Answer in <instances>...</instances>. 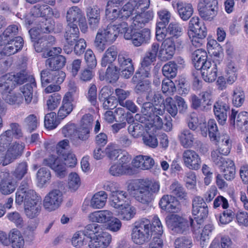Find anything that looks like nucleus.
I'll list each match as a JSON object with an SVG mask.
<instances>
[{"instance_id": "f257e3e1", "label": "nucleus", "mask_w": 248, "mask_h": 248, "mask_svg": "<svg viewBox=\"0 0 248 248\" xmlns=\"http://www.w3.org/2000/svg\"><path fill=\"white\" fill-rule=\"evenodd\" d=\"M163 227L157 216H154L152 223L146 218H143L135 223L132 229L131 238L137 244L141 245L148 242L152 235H162Z\"/></svg>"}, {"instance_id": "f03ea898", "label": "nucleus", "mask_w": 248, "mask_h": 248, "mask_svg": "<svg viewBox=\"0 0 248 248\" xmlns=\"http://www.w3.org/2000/svg\"><path fill=\"white\" fill-rule=\"evenodd\" d=\"M159 189L158 182L152 181L148 179H140L135 184L134 196L138 202L149 206L154 201Z\"/></svg>"}, {"instance_id": "7ed1b4c3", "label": "nucleus", "mask_w": 248, "mask_h": 248, "mask_svg": "<svg viewBox=\"0 0 248 248\" xmlns=\"http://www.w3.org/2000/svg\"><path fill=\"white\" fill-rule=\"evenodd\" d=\"M166 221L168 227L173 233H186L189 231V224L193 228H195V224L193 219H191L189 223L186 219L177 214H172L168 217Z\"/></svg>"}, {"instance_id": "20e7f679", "label": "nucleus", "mask_w": 248, "mask_h": 248, "mask_svg": "<svg viewBox=\"0 0 248 248\" xmlns=\"http://www.w3.org/2000/svg\"><path fill=\"white\" fill-rule=\"evenodd\" d=\"M114 27L108 25L106 29H99L96 34L94 46L99 52H102L106 47L107 43H112L116 39V33Z\"/></svg>"}, {"instance_id": "39448f33", "label": "nucleus", "mask_w": 248, "mask_h": 248, "mask_svg": "<svg viewBox=\"0 0 248 248\" xmlns=\"http://www.w3.org/2000/svg\"><path fill=\"white\" fill-rule=\"evenodd\" d=\"M217 0H201L198 5L200 16L205 20L211 21L217 15Z\"/></svg>"}, {"instance_id": "423d86ee", "label": "nucleus", "mask_w": 248, "mask_h": 248, "mask_svg": "<svg viewBox=\"0 0 248 248\" xmlns=\"http://www.w3.org/2000/svg\"><path fill=\"white\" fill-rule=\"evenodd\" d=\"M25 145L14 142L5 152L0 153V165H7L19 157L22 154Z\"/></svg>"}, {"instance_id": "0eeeda50", "label": "nucleus", "mask_w": 248, "mask_h": 248, "mask_svg": "<svg viewBox=\"0 0 248 248\" xmlns=\"http://www.w3.org/2000/svg\"><path fill=\"white\" fill-rule=\"evenodd\" d=\"M135 28H132L131 33H126L125 39L131 40L132 44L136 46H139L148 42L151 38V32L149 29L145 28L140 31H137Z\"/></svg>"}, {"instance_id": "6e6552de", "label": "nucleus", "mask_w": 248, "mask_h": 248, "mask_svg": "<svg viewBox=\"0 0 248 248\" xmlns=\"http://www.w3.org/2000/svg\"><path fill=\"white\" fill-rule=\"evenodd\" d=\"M62 193L58 189L50 191L45 197L44 206L49 211L58 208L62 202Z\"/></svg>"}, {"instance_id": "1a4fd4ad", "label": "nucleus", "mask_w": 248, "mask_h": 248, "mask_svg": "<svg viewBox=\"0 0 248 248\" xmlns=\"http://www.w3.org/2000/svg\"><path fill=\"white\" fill-rule=\"evenodd\" d=\"M118 67L121 70L122 76L126 79L129 78L134 71L132 59L126 54L120 53L118 56Z\"/></svg>"}, {"instance_id": "9d476101", "label": "nucleus", "mask_w": 248, "mask_h": 248, "mask_svg": "<svg viewBox=\"0 0 248 248\" xmlns=\"http://www.w3.org/2000/svg\"><path fill=\"white\" fill-rule=\"evenodd\" d=\"M184 164L190 170H198L201 167L202 163L198 154L191 149L185 150L182 154Z\"/></svg>"}, {"instance_id": "9b49d317", "label": "nucleus", "mask_w": 248, "mask_h": 248, "mask_svg": "<svg viewBox=\"0 0 248 248\" xmlns=\"http://www.w3.org/2000/svg\"><path fill=\"white\" fill-rule=\"evenodd\" d=\"M175 51V45L173 39L168 37L162 43L158 57L161 61L166 62L173 57Z\"/></svg>"}, {"instance_id": "f8f14e48", "label": "nucleus", "mask_w": 248, "mask_h": 248, "mask_svg": "<svg viewBox=\"0 0 248 248\" xmlns=\"http://www.w3.org/2000/svg\"><path fill=\"white\" fill-rule=\"evenodd\" d=\"M0 192L4 195H9L15 191L16 187V183L12 180L9 171L0 170Z\"/></svg>"}, {"instance_id": "ddd939ff", "label": "nucleus", "mask_w": 248, "mask_h": 248, "mask_svg": "<svg viewBox=\"0 0 248 248\" xmlns=\"http://www.w3.org/2000/svg\"><path fill=\"white\" fill-rule=\"evenodd\" d=\"M40 202V198L32 189L28 190L27 192L17 191L16 193V202L18 204H21L24 202V206H26L39 203Z\"/></svg>"}, {"instance_id": "4468645a", "label": "nucleus", "mask_w": 248, "mask_h": 248, "mask_svg": "<svg viewBox=\"0 0 248 248\" xmlns=\"http://www.w3.org/2000/svg\"><path fill=\"white\" fill-rule=\"evenodd\" d=\"M43 164L51 168L59 177L63 178L66 174V165L64 163L54 155L49 156L48 158L44 159Z\"/></svg>"}, {"instance_id": "2eb2a0df", "label": "nucleus", "mask_w": 248, "mask_h": 248, "mask_svg": "<svg viewBox=\"0 0 248 248\" xmlns=\"http://www.w3.org/2000/svg\"><path fill=\"white\" fill-rule=\"evenodd\" d=\"M57 74L58 75L59 74L58 84H61L65 78L66 75L64 72L62 71L50 70L47 68L42 70L41 72V80L42 86H46L47 84L51 82L55 83L56 79H55L54 77Z\"/></svg>"}, {"instance_id": "dca6fc26", "label": "nucleus", "mask_w": 248, "mask_h": 248, "mask_svg": "<svg viewBox=\"0 0 248 248\" xmlns=\"http://www.w3.org/2000/svg\"><path fill=\"white\" fill-rule=\"evenodd\" d=\"M153 17L154 13L152 10L141 12L133 18L131 26L135 29H140L152 20Z\"/></svg>"}, {"instance_id": "f3484780", "label": "nucleus", "mask_w": 248, "mask_h": 248, "mask_svg": "<svg viewBox=\"0 0 248 248\" xmlns=\"http://www.w3.org/2000/svg\"><path fill=\"white\" fill-rule=\"evenodd\" d=\"M230 110L229 104L225 101L219 100L214 106L215 115L219 124H224L227 120V113Z\"/></svg>"}, {"instance_id": "a211bd4d", "label": "nucleus", "mask_w": 248, "mask_h": 248, "mask_svg": "<svg viewBox=\"0 0 248 248\" xmlns=\"http://www.w3.org/2000/svg\"><path fill=\"white\" fill-rule=\"evenodd\" d=\"M5 45L2 52L5 55L10 56L15 54L23 46V40L20 36H16L14 39L4 41Z\"/></svg>"}, {"instance_id": "6ab92c4d", "label": "nucleus", "mask_w": 248, "mask_h": 248, "mask_svg": "<svg viewBox=\"0 0 248 248\" xmlns=\"http://www.w3.org/2000/svg\"><path fill=\"white\" fill-rule=\"evenodd\" d=\"M89 27L92 30H96L99 27L100 20V9L96 5L90 6L86 9Z\"/></svg>"}, {"instance_id": "aec40b11", "label": "nucleus", "mask_w": 248, "mask_h": 248, "mask_svg": "<svg viewBox=\"0 0 248 248\" xmlns=\"http://www.w3.org/2000/svg\"><path fill=\"white\" fill-rule=\"evenodd\" d=\"M200 70V73L206 82H212L216 79L217 70V64L214 62H207Z\"/></svg>"}, {"instance_id": "412c9836", "label": "nucleus", "mask_w": 248, "mask_h": 248, "mask_svg": "<svg viewBox=\"0 0 248 248\" xmlns=\"http://www.w3.org/2000/svg\"><path fill=\"white\" fill-rule=\"evenodd\" d=\"M111 241V236L106 232L98 235L95 238L90 241V248H106Z\"/></svg>"}, {"instance_id": "4be33fe9", "label": "nucleus", "mask_w": 248, "mask_h": 248, "mask_svg": "<svg viewBox=\"0 0 248 248\" xmlns=\"http://www.w3.org/2000/svg\"><path fill=\"white\" fill-rule=\"evenodd\" d=\"M207 54L203 49H198L192 53V62L198 71H200V69L205 65V63L211 62L207 61Z\"/></svg>"}, {"instance_id": "5701e85b", "label": "nucleus", "mask_w": 248, "mask_h": 248, "mask_svg": "<svg viewBox=\"0 0 248 248\" xmlns=\"http://www.w3.org/2000/svg\"><path fill=\"white\" fill-rule=\"evenodd\" d=\"M178 139L181 145L185 148L192 147L196 140L193 132L187 129H184L181 131Z\"/></svg>"}, {"instance_id": "b1692460", "label": "nucleus", "mask_w": 248, "mask_h": 248, "mask_svg": "<svg viewBox=\"0 0 248 248\" xmlns=\"http://www.w3.org/2000/svg\"><path fill=\"white\" fill-rule=\"evenodd\" d=\"M113 217V213L108 210L94 212L89 216L90 220L93 222L104 223L109 222Z\"/></svg>"}, {"instance_id": "393cba45", "label": "nucleus", "mask_w": 248, "mask_h": 248, "mask_svg": "<svg viewBox=\"0 0 248 248\" xmlns=\"http://www.w3.org/2000/svg\"><path fill=\"white\" fill-rule=\"evenodd\" d=\"M141 112L147 118L151 119L157 115H163L164 109L155 107L152 102H146L141 107Z\"/></svg>"}, {"instance_id": "a878e982", "label": "nucleus", "mask_w": 248, "mask_h": 248, "mask_svg": "<svg viewBox=\"0 0 248 248\" xmlns=\"http://www.w3.org/2000/svg\"><path fill=\"white\" fill-rule=\"evenodd\" d=\"M66 63V58L62 55L49 58L46 61V66L50 70L61 71Z\"/></svg>"}, {"instance_id": "bb28decb", "label": "nucleus", "mask_w": 248, "mask_h": 248, "mask_svg": "<svg viewBox=\"0 0 248 248\" xmlns=\"http://www.w3.org/2000/svg\"><path fill=\"white\" fill-rule=\"evenodd\" d=\"M176 6L179 16L182 20H187L192 15L193 9L190 3L178 1Z\"/></svg>"}, {"instance_id": "cd10ccee", "label": "nucleus", "mask_w": 248, "mask_h": 248, "mask_svg": "<svg viewBox=\"0 0 248 248\" xmlns=\"http://www.w3.org/2000/svg\"><path fill=\"white\" fill-rule=\"evenodd\" d=\"M85 16L82 11L77 6L70 8L66 14V19L68 24H77Z\"/></svg>"}, {"instance_id": "c85d7f7f", "label": "nucleus", "mask_w": 248, "mask_h": 248, "mask_svg": "<svg viewBox=\"0 0 248 248\" xmlns=\"http://www.w3.org/2000/svg\"><path fill=\"white\" fill-rule=\"evenodd\" d=\"M127 197L128 194L126 191L120 190L115 194L111 196V206L117 209L125 206V205L128 203L126 202V199Z\"/></svg>"}, {"instance_id": "c756f323", "label": "nucleus", "mask_w": 248, "mask_h": 248, "mask_svg": "<svg viewBox=\"0 0 248 248\" xmlns=\"http://www.w3.org/2000/svg\"><path fill=\"white\" fill-rule=\"evenodd\" d=\"M10 244L12 248H23L25 241L21 232L13 229L9 233Z\"/></svg>"}, {"instance_id": "7c9ffc66", "label": "nucleus", "mask_w": 248, "mask_h": 248, "mask_svg": "<svg viewBox=\"0 0 248 248\" xmlns=\"http://www.w3.org/2000/svg\"><path fill=\"white\" fill-rule=\"evenodd\" d=\"M118 50L114 46L108 47L104 54L101 60V65L106 67L111 65L118 56Z\"/></svg>"}, {"instance_id": "2f4dec72", "label": "nucleus", "mask_w": 248, "mask_h": 248, "mask_svg": "<svg viewBox=\"0 0 248 248\" xmlns=\"http://www.w3.org/2000/svg\"><path fill=\"white\" fill-rule=\"evenodd\" d=\"M107 194L103 191H100L93 196L90 202V206L94 209L103 208L107 202Z\"/></svg>"}, {"instance_id": "473e14b6", "label": "nucleus", "mask_w": 248, "mask_h": 248, "mask_svg": "<svg viewBox=\"0 0 248 248\" xmlns=\"http://www.w3.org/2000/svg\"><path fill=\"white\" fill-rule=\"evenodd\" d=\"M29 82L30 83L26 84L20 88V91L24 96L25 101L27 104H29L31 102L33 89L36 86L33 78H31Z\"/></svg>"}, {"instance_id": "72a5a7b5", "label": "nucleus", "mask_w": 248, "mask_h": 248, "mask_svg": "<svg viewBox=\"0 0 248 248\" xmlns=\"http://www.w3.org/2000/svg\"><path fill=\"white\" fill-rule=\"evenodd\" d=\"M90 130L80 127L77 131L75 137L72 138V144L75 146H80L83 141H86L90 137Z\"/></svg>"}, {"instance_id": "f704fd0d", "label": "nucleus", "mask_w": 248, "mask_h": 248, "mask_svg": "<svg viewBox=\"0 0 248 248\" xmlns=\"http://www.w3.org/2000/svg\"><path fill=\"white\" fill-rule=\"evenodd\" d=\"M28 164L26 161H22L16 164L14 170L12 171L14 178L16 181L22 180L27 174Z\"/></svg>"}, {"instance_id": "c9c22d12", "label": "nucleus", "mask_w": 248, "mask_h": 248, "mask_svg": "<svg viewBox=\"0 0 248 248\" xmlns=\"http://www.w3.org/2000/svg\"><path fill=\"white\" fill-rule=\"evenodd\" d=\"M73 101V100L70 99L68 96H64L62 106L60 107L58 113V116L60 118L63 119L71 112L73 109V105L72 103Z\"/></svg>"}, {"instance_id": "e433bc0d", "label": "nucleus", "mask_w": 248, "mask_h": 248, "mask_svg": "<svg viewBox=\"0 0 248 248\" xmlns=\"http://www.w3.org/2000/svg\"><path fill=\"white\" fill-rule=\"evenodd\" d=\"M216 141L218 142V146L216 150L219 151L224 155H227L230 152L232 146L228 135L218 137V139Z\"/></svg>"}, {"instance_id": "4c0bfd02", "label": "nucleus", "mask_w": 248, "mask_h": 248, "mask_svg": "<svg viewBox=\"0 0 248 248\" xmlns=\"http://www.w3.org/2000/svg\"><path fill=\"white\" fill-rule=\"evenodd\" d=\"M7 75L11 82H13L14 87L18 84H22L27 80L29 81L31 78H32L29 76L25 70L21 71L16 74H9Z\"/></svg>"}, {"instance_id": "58836bf2", "label": "nucleus", "mask_w": 248, "mask_h": 248, "mask_svg": "<svg viewBox=\"0 0 248 248\" xmlns=\"http://www.w3.org/2000/svg\"><path fill=\"white\" fill-rule=\"evenodd\" d=\"M70 31H65L64 38L66 41L63 46V50L67 54L70 53L73 50V46L74 43L79 39V35L71 34Z\"/></svg>"}, {"instance_id": "ea45409f", "label": "nucleus", "mask_w": 248, "mask_h": 248, "mask_svg": "<svg viewBox=\"0 0 248 248\" xmlns=\"http://www.w3.org/2000/svg\"><path fill=\"white\" fill-rule=\"evenodd\" d=\"M248 114L247 111H242L239 113L236 120L238 129L244 133L248 132Z\"/></svg>"}, {"instance_id": "a19ab883", "label": "nucleus", "mask_w": 248, "mask_h": 248, "mask_svg": "<svg viewBox=\"0 0 248 248\" xmlns=\"http://www.w3.org/2000/svg\"><path fill=\"white\" fill-rule=\"evenodd\" d=\"M51 176L50 170L45 167H42L39 169L36 176L38 183L41 186H43L49 182L50 180Z\"/></svg>"}, {"instance_id": "79ce46f5", "label": "nucleus", "mask_w": 248, "mask_h": 248, "mask_svg": "<svg viewBox=\"0 0 248 248\" xmlns=\"http://www.w3.org/2000/svg\"><path fill=\"white\" fill-rule=\"evenodd\" d=\"M23 124L27 130L31 133L37 128L39 122L36 115L30 114L24 119Z\"/></svg>"}, {"instance_id": "37998d69", "label": "nucleus", "mask_w": 248, "mask_h": 248, "mask_svg": "<svg viewBox=\"0 0 248 248\" xmlns=\"http://www.w3.org/2000/svg\"><path fill=\"white\" fill-rule=\"evenodd\" d=\"M125 205L120 208L121 211L119 212V216L122 219L129 220L134 217L136 210L135 207L129 205L128 203Z\"/></svg>"}, {"instance_id": "c03bdc74", "label": "nucleus", "mask_w": 248, "mask_h": 248, "mask_svg": "<svg viewBox=\"0 0 248 248\" xmlns=\"http://www.w3.org/2000/svg\"><path fill=\"white\" fill-rule=\"evenodd\" d=\"M221 153L219 151L214 150L211 153V159L213 163L220 169L225 167L227 166L228 160H230L228 158H224Z\"/></svg>"}, {"instance_id": "a18cd8bd", "label": "nucleus", "mask_w": 248, "mask_h": 248, "mask_svg": "<svg viewBox=\"0 0 248 248\" xmlns=\"http://www.w3.org/2000/svg\"><path fill=\"white\" fill-rule=\"evenodd\" d=\"M171 193L180 199L186 200L187 197V193L185 191L182 186L178 182H173L170 186Z\"/></svg>"}, {"instance_id": "49530a36", "label": "nucleus", "mask_w": 248, "mask_h": 248, "mask_svg": "<svg viewBox=\"0 0 248 248\" xmlns=\"http://www.w3.org/2000/svg\"><path fill=\"white\" fill-rule=\"evenodd\" d=\"M144 130V125L139 123L131 124L128 127L129 133L134 138H138L143 136Z\"/></svg>"}, {"instance_id": "de8ad7c7", "label": "nucleus", "mask_w": 248, "mask_h": 248, "mask_svg": "<svg viewBox=\"0 0 248 248\" xmlns=\"http://www.w3.org/2000/svg\"><path fill=\"white\" fill-rule=\"evenodd\" d=\"M177 65L174 62H170L162 68V73L168 78H173L176 76Z\"/></svg>"}, {"instance_id": "09e8293b", "label": "nucleus", "mask_w": 248, "mask_h": 248, "mask_svg": "<svg viewBox=\"0 0 248 248\" xmlns=\"http://www.w3.org/2000/svg\"><path fill=\"white\" fill-rule=\"evenodd\" d=\"M6 132L11 135L14 139H19L23 137V133L21 125L17 123H11L9 124V129L5 130Z\"/></svg>"}, {"instance_id": "8fccbe9b", "label": "nucleus", "mask_w": 248, "mask_h": 248, "mask_svg": "<svg viewBox=\"0 0 248 248\" xmlns=\"http://www.w3.org/2000/svg\"><path fill=\"white\" fill-rule=\"evenodd\" d=\"M203 104L202 111H207L211 109L213 101L211 99V92L209 90L203 91L199 94Z\"/></svg>"}, {"instance_id": "3c124183", "label": "nucleus", "mask_w": 248, "mask_h": 248, "mask_svg": "<svg viewBox=\"0 0 248 248\" xmlns=\"http://www.w3.org/2000/svg\"><path fill=\"white\" fill-rule=\"evenodd\" d=\"M228 164L225 167L220 169L224 173V177L227 180H232L234 178L235 174V167L233 161L232 160H228Z\"/></svg>"}, {"instance_id": "603ef678", "label": "nucleus", "mask_w": 248, "mask_h": 248, "mask_svg": "<svg viewBox=\"0 0 248 248\" xmlns=\"http://www.w3.org/2000/svg\"><path fill=\"white\" fill-rule=\"evenodd\" d=\"M120 71L118 67L113 64L108 65L106 72L107 79L110 83L115 82L119 78Z\"/></svg>"}, {"instance_id": "864d4df0", "label": "nucleus", "mask_w": 248, "mask_h": 248, "mask_svg": "<svg viewBox=\"0 0 248 248\" xmlns=\"http://www.w3.org/2000/svg\"><path fill=\"white\" fill-rule=\"evenodd\" d=\"M18 32V29L17 26L11 25L6 29L0 37L3 41L14 39L17 36Z\"/></svg>"}, {"instance_id": "5fc2aeb1", "label": "nucleus", "mask_w": 248, "mask_h": 248, "mask_svg": "<svg viewBox=\"0 0 248 248\" xmlns=\"http://www.w3.org/2000/svg\"><path fill=\"white\" fill-rule=\"evenodd\" d=\"M164 106L166 111L173 118L178 113V108L171 97H168L164 101Z\"/></svg>"}, {"instance_id": "6e6d98bb", "label": "nucleus", "mask_w": 248, "mask_h": 248, "mask_svg": "<svg viewBox=\"0 0 248 248\" xmlns=\"http://www.w3.org/2000/svg\"><path fill=\"white\" fill-rule=\"evenodd\" d=\"M58 124L56 113L51 112L45 116L44 124L47 129H53L57 126Z\"/></svg>"}, {"instance_id": "4d7b16f0", "label": "nucleus", "mask_w": 248, "mask_h": 248, "mask_svg": "<svg viewBox=\"0 0 248 248\" xmlns=\"http://www.w3.org/2000/svg\"><path fill=\"white\" fill-rule=\"evenodd\" d=\"M13 139L11 135L3 131L0 134V153L5 152L12 144Z\"/></svg>"}, {"instance_id": "13d9d810", "label": "nucleus", "mask_w": 248, "mask_h": 248, "mask_svg": "<svg viewBox=\"0 0 248 248\" xmlns=\"http://www.w3.org/2000/svg\"><path fill=\"white\" fill-rule=\"evenodd\" d=\"M41 208V206L39 203L24 206L25 213L26 216L30 218L36 217L39 215Z\"/></svg>"}, {"instance_id": "bf43d9fd", "label": "nucleus", "mask_w": 248, "mask_h": 248, "mask_svg": "<svg viewBox=\"0 0 248 248\" xmlns=\"http://www.w3.org/2000/svg\"><path fill=\"white\" fill-rule=\"evenodd\" d=\"M54 22L51 19L43 18L39 22L37 28L40 31L43 33H48L53 31Z\"/></svg>"}, {"instance_id": "052dcab7", "label": "nucleus", "mask_w": 248, "mask_h": 248, "mask_svg": "<svg viewBox=\"0 0 248 248\" xmlns=\"http://www.w3.org/2000/svg\"><path fill=\"white\" fill-rule=\"evenodd\" d=\"M245 100V95L244 92L240 89H236L233 91L232 102L234 106L240 107Z\"/></svg>"}, {"instance_id": "680f3d73", "label": "nucleus", "mask_w": 248, "mask_h": 248, "mask_svg": "<svg viewBox=\"0 0 248 248\" xmlns=\"http://www.w3.org/2000/svg\"><path fill=\"white\" fill-rule=\"evenodd\" d=\"M209 136L212 140H217L219 136V133L217 124L213 119H210L208 122Z\"/></svg>"}, {"instance_id": "e2e57ef3", "label": "nucleus", "mask_w": 248, "mask_h": 248, "mask_svg": "<svg viewBox=\"0 0 248 248\" xmlns=\"http://www.w3.org/2000/svg\"><path fill=\"white\" fill-rule=\"evenodd\" d=\"M80 184V179L77 173L72 172L69 175L68 185L72 191H75L77 190Z\"/></svg>"}, {"instance_id": "0e129e2a", "label": "nucleus", "mask_w": 248, "mask_h": 248, "mask_svg": "<svg viewBox=\"0 0 248 248\" xmlns=\"http://www.w3.org/2000/svg\"><path fill=\"white\" fill-rule=\"evenodd\" d=\"M126 166H121L119 163H114L110 167L109 172L111 175L115 176L129 174L130 172L126 170Z\"/></svg>"}, {"instance_id": "69168bd1", "label": "nucleus", "mask_w": 248, "mask_h": 248, "mask_svg": "<svg viewBox=\"0 0 248 248\" xmlns=\"http://www.w3.org/2000/svg\"><path fill=\"white\" fill-rule=\"evenodd\" d=\"M3 98L5 102L10 105H19L22 103L23 98L20 93L3 94Z\"/></svg>"}, {"instance_id": "338daca9", "label": "nucleus", "mask_w": 248, "mask_h": 248, "mask_svg": "<svg viewBox=\"0 0 248 248\" xmlns=\"http://www.w3.org/2000/svg\"><path fill=\"white\" fill-rule=\"evenodd\" d=\"M100 226L96 223L88 224L83 231H80L83 233L84 236L91 238L92 236L98 232Z\"/></svg>"}, {"instance_id": "774afa93", "label": "nucleus", "mask_w": 248, "mask_h": 248, "mask_svg": "<svg viewBox=\"0 0 248 248\" xmlns=\"http://www.w3.org/2000/svg\"><path fill=\"white\" fill-rule=\"evenodd\" d=\"M61 100V96L58 93H54L50 95L46 101V105L48 109L50 110L55 109L60 104Z\"/></svg>"}]
</instances>
